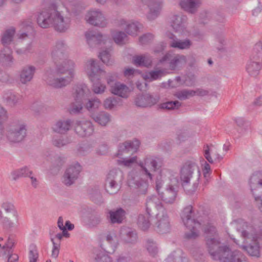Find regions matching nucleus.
Instances as JSON below:
<instances>
[{
    "instance_id": "nucleus-1",
    "label": "nucleus",
    "mask_w": 262,
    "mask_h": 262,
    "mask_svg": "<svg viewBox=\"0 0 262 262\" xmlns=\"http://www.w3.org/2000/svg\"><path fill=\"white\" fill-rule=\"evenodd\" d=\"M204 230L207 234L206 243L209 252L214 259L220 260L221 262H242V259H244L239 252H231L228 247L220 246L219 241L214 237L215 234L214 227L208 225Z\"/></svg>"
},
{
    "instance_id": "nucleus-2",
    "label": "nucleus",
    "mask_w": 262,
    "mask_h": 262,
    "mask_svg": "<svg viewBox=\"0 0 262 262\" xmlns=\"http://www.w3.org/2000/svg\"><path fill=\"white\" fill-rule=\"evenodd\" d=\"M156 183L157 191L161 199L166 203L174 202L177 196L175 186L179 183L177 174L168 169H162Z\"/></svg>"
},
{
    "instance_id": "nucleus-3",
    "label": "nucleus",
    "mask_w": 262,
    "mask_h": 262,
    "mask_svg": "<svg viewBox=\"0 0 262 262\" xmlns=\"http://www.w3.org/2000/svg\"><path fill=\"white\" fill-rule=\"evenodd\" d=\"M91 94L90 90L85 84L77 85L73 89V96L75 102L72 103L69 108L71 113L80 112L83 108L82 102H84L85 107L90 112L96 111L101 106L100 100L97 98L86 99Z\"/></svg>"
},
{
    "instance_id": "nucleus-4",
    "label": "nucleus",
    "mask_w": 262,
    "mask_h": 262,
    "mask_svg": "<svg viewBox=\"0 0 262 262\" xmlns=\"http://www.w3.org/2000/svg\"><path fill=\"white\" fill-rule=\"evenodd\" d=\"M74 64L71 60H66L57 64L55 74H48L45 80L48 84L56 88L67 85L74 76Z\"/></svg>"
},
{
    "instance_id": "nucleus-5",
    "label": "nucleus",
    "mask_w": 262,
    "mask_h": 262,
    "mask_svg": "<svg viewBox=\"0 0 262 262\" xmlns=\"http://www.w3.org/2000/svg\"><path fill=\"white\" fill-rule=\"evenodd\" d=\"M262 236V230L256 229L252 226H247V239H250V243L247 246V252L251 256L259 257L260 255L259 246L258 239Z\"/></svg>"
},
{
    "instance_id": "nucleus-6",
    "label": "nucleus",
    "mask_w": 262,
    "mask_h": 262,
    "mask_svg": "<svg viewBox=\"0 0 262 262\" xmlns=\"http://www.w3.org/2000/svg\"><path fill=\"white\" fill-rule=\"evenodd\" d=\"M192 208L191 206L186 207L183 210L181 217L189 231L185 235L188 238H195L198 235V229L201 227V224L192 219Z\"/></svg>"
},
{
    "instance_id": "nucleus-7",
    "label": "nucleus",
    "mask_w": 262,
    "mask_h": 262,
    "mask_svg": "<svg viewBox=\"0 0 262 262\" xmlns=\"http://www.w3.org/2000/svg\"><path fill=\"white\" fill-rule=\"evenodd\" d=\"M249 183L255 201L262 213V171L254 172L250 178Z\"/></svg>"
},
{
    "instance_id": "nucleus-8",
    "label": "nucleus",
    "mask_w": 262,
    "mask_h": 262,
    "mask_svg": "<svg viewBox=\"0 0 262 262\" xmlns=\"http://www.w3.org/2000/svg\"><path fill=\"white\" fill-rule=\"evenodd\" d=\"M15 30L11 28L6 30L2 36V41L5 48L0 52V61L6 66L10 65L13 60L12 52L7 45L11 42Z\"/></svg>"
},
{
    "instance_id": "nucleus-9",
    "label": "nucleus",
    "mask_w": 262,
    "mask_h": 262,
    "mask_svg": "<svg viewBox=\"0 0 262 262\" xmlns=\"http://www.w3.org/2000/svg\"><path fill=\"white\" fill-rule=\"evenodd\" d=\"M26 134V124L23 122H19L11 126L6 135L10 142H19L24 140Z\"/></svg>"
},
{
    "instance_id": "nucleus-10",
    "label": "nucleus",
    "mask_w": 262,
    "mask_h": 262,
    "mask_svg": "<svg viewBox=\"0 0 262 262\" xmlns=\"http://www.w3.org/2000/svg\"><path fill=\"white\" fill-rule=\"evenodd\" d=\"M81 170L80 165L76 163L70 165L63 176V183L66 185H71L78 176Z\"/></svg>"
},
{
    "instance_id": "nucleus-11",
    "label": "nucleus",
    "mask_w": 262,
    "mask_h": 262,
    "mask_svg": "<svg viewBox=\"0 0 262 262\" xmlns=\"http://www.w3.org/2000/svg\"><path fill=\"white\" fill-rule=\"evenodd\" d=\"M159 161V159L158 158L152 156H148L145 159L144 162L139 163L142 171L150 180L152 179L150 171L156 170L158 168Z\"/></svg>"
},
{
    "instance_id": "nucleus-12",
    "label": "nucleus",
    "mask_w": 262,
    "mask_h": 262,
    "mask_svg": "<svg viewBox=\"0 0 262 262\" xmlns=\"http://www.w3.org/2000/svg\"><path fill=\"white\" fill-rule=\"evenodd\" d=\"M157 222L156 224L155 230L160 234H164L169 232L170 226L168 217L164 210L157 214Z\"/></svg>"
},
{
    "instance_id": "nucleus-13",
    "label": "nucleus",
    "mask_w": 262,
    "mask_h": 262,
    "mask_svg": "<svg viewBox=\"0 0 262 262\" xmlns=\"http://www.w3.org/2000/svg\"><path fill=\"white\" fill-rule=\"evenodd\" d=\"M167 60L169 61V67L170 70H174L181 67L186 62V57L184 55H177L173 56L169 54H166L160 60L163 63Z\"/></svg>"
},
{
    "instance_id": "nucleus-14",
    "label": "nucleus",
    "mask_w": 262,
    "mask_h": 262,
    "mask_svg": "<svg viewBox=\"0 0 262 262\" xmlns=\"http://www.w3.org/2000/svg\"><path fill=\"white\" fill-rule=\"evenodd\" d=\"M86 72L92 81L95 79H100L105 75V72L100 69L93 59L86 63Z\"/></svg>"
},
{
    "instance_id": "nucleus-15",
    "label": "nucleus",
    "mask_w": 262,
    "mask_h": 262,
    "mask_svg": "<svg viewBox=\"0 0 262 262\" xmlns=\"http://www.w3.org/2000/svg\"><path fill=\"white\" fill-rule=\"evenodd\" d=\"M64 220L62 217L60 216L57 221V225L60 230L62 231V233H59L55 235V237L59 241L62 239L63 237L68 238L70 237V234L67 231V229L69 230H72L74 229V226L73 224L71 223L69 221H66L65 222V225H64Z\"/></svg>"
},
{
    "instance_id": "nucleus-16",
    "label": "nucleus",
    "mask_w": 262,
    "mask_h": 262,
    "mask_svg": "<svg viewBox=\"0 0 262 262\" xmlns=\"http://www.w3.org/2000/svg\"><path fill=\"white\" fill-rule=\"evenodd\" d=\"M113 80L109 78L107 80V83L111 86V92L116 95L122 97H127L129 95L130 90L125 85L119 82L115 83L114 85L112 84Z\"/></svg>"
},
{
    "instance_id": "nucleus-17",
    "label": "nucleus",
    "mask_w": 262,
    "mask_h": 262,
    "mask_svg": "<svg viewBox=\"0 0 262 262\" xmlns=\"http://www.w3.org/2000/svg\"><path fill=\"white\" fill-rule=\"evenodd\" d=\"M39 13L42 16H61L56 6L49 2L42 3Z\"/></svg>"
},
{
    "instance_id": "nucleus-18",
    "label": "nucleus",
    "mask_w": 262,
    "mask_h": 262,
    "mask_svg": "<svg viewBox=\"0 0 262 262\" xmlns=\"http://www.w3.org/2000/svg\"><path fill=\"white\" fill-rule=\"evenodd\" d=\"M140 145V142L138 140H134L132 142L126 141L119 147L118 156L122 155L124 153H134L137 151Z\"/></svg>"
},
{
    "instance_id": "nucleus-19",
    "label": "nucleus",
    "mask_w": 262,
    "mask_h": 262,
    "mask_svg": "<svg viewBox=\"0 0 262 262\" xmlns=\"http://www.w3.org/2000/svg\"><path fill=\"white\" fill-rule=\"evenodd\" d=\"M118 173L120 174L121 176H122V172L117 169L112 170L108 173L107 178L108 183L106 186V190L107 192L111 194L116 193L119 189L116 182L112 179V178H115V176Z\"/></svg>"
},
{
    "instance_id": "nucleus-20",
    "label": "nucleus",
    "mask_w": 262,
    "mask_h": 262,
    "mask_svg": "<svg viewBox=\"0 0 262 262\" xmlns=\"http://www.w3.org/2000/svg\"><path fill=\"white\" fill-rule=\"evenodd\" d=\"M157 102V100L149 94L138 96L135 100L136 105L141 107L151 106Z\"/></svg>"
},
{
    "instance_id": "nucleus-21",
    "label": "nucleus",
    "mask_w": 262,
    "mask_h": 262,
    "mask_svg": "<svg viewBox=\"0 0 262 262\" xmlns=\"http://www.w3.org/2000/svg\"><path fill=\"white\" fill-rule=\"evenodd\" d=\"M207 94L208 91L203 89H198L195 91L192 90H183L178 92L176 94V96L180 99H185L195 95L203 96L207 95Z\"/></svg>"
},
{
    "instance_id": "nucleus-22",
    "label": "nucleus",
    "mask_w": 262,
    "mask_h": 262,
    "mask_svg": "<svg viewBox=\"0 0 262 262\" xmlns=\"http://www.w3.org/2000/svg\"><path fill=\"white\" fill-rule=\"evenodd\" d=\"M204 156L207 161L212 163L214 160H221L220 157L217 153L216 148L213 145H207L204 147Z\"/></svg>"
},
{
    "instance_id": "nucleus-23",
    "label": "nucleus",
    "mask_w": 262,
    "mask_h": 262,
    "mask_svg": "<svg viewBox=\"0 0 262 262\" xmlns=\"http://www.w3.org/2000/svg\"><path fill=\"white\" fill-rule=\"evenodd\" d=\"M71 125V122L69 120H58L53 124L52 129L55 133L62 134L70 129Z\"/></svg>"
},
{
    "instance_id": "nucleus-24",
    "label": "nucleus",
    "mask_w": 262,
    "mask_h": 262,
    "mask_svg": "<svg viewBox=\"0 0 262 262\" xmlns=\"http://www.w3.org/2000/svg\"><path fill=\"white\" fill-rule=\"evenodd\" d=\"M76 132L81 136H86L91 135L93 132L92 123L90 122H85L82 124L76 123L75 127Z\"/></svg>"
},
{
    "instance_id": "nucleus-25",
    "label": "nucleus",
    "mask_w": 262,
    "mask_h": 262,
    "mask_svg": "<svg viewBox=\"0 0 262 262\" xmlns=\"http://www.w3.org/2000/svg\"><path fill=\"white\" fill-rule=\"evenodd\" d=\"M195 168L194 164H186L182 167L181 170L180 178L183 183L189 182L192 177L193 171Z\"/></svg>"
},
{
    "instance_id": "nucleus-26",
    "label": "nucleus",
    "mask_w": 262,
    "mask_h": 262,
    "mask_svg": "<svg viewBox=\"0 0 262 262\" xmlns=\"http://www.w3.org/2000/svg\"><path fill=\"white\" fill-rule=\"evenodd\" d=\"M53 25L55 29L60 32L64 31L70 24L69 17H54Z\"/></svg>"
},
{
    "instance_id": "nucleus-27",
    "label": "nucleus",
    "mask_w": 262,
    "mask_h": 262,
    "mask_svg": "<svg viewBox=\"0 0 262 262\" xmlns=\"http://www.w3.org/2000/svg\"><path fill=\"white\" fill-rule=\"evenodd\" d=\"M35 68L31 66L25 67L20 74V80L23 83L30 81L33 78Z\"/></svg>"
},
{
    "instance_id": "nucleus-28",
    "label": "nucleus",
    "mask_w": 262,
    "mask_h": 262,
    "mask_svg": "<svg viewBox=\"0 0 262 262\" xmlns=\"http://www.w3.org/2000/svg\"><path fill=\"white\" fill-rule=\"evenodd\" d=\"M262 61L251 60L250 63L247 67V72L251 76H257L261 69Z\"/></svg>"
},
{
    "instance_id": "nucleus-29",
    "label": "nucleus",
    "mask_w": 262,
    "mask_h": 262,
    "mask_svg": "<svg viewBox=\"0 0 262 262\" xmlns=\"http://www.w3.org/2000/svg\"><path fill=\"white\" fill-rule=\"evenodd\" d=\"M121 29H124L128 34L132 35H137L140 29L139 25L136 23H127L124 20H122L120 23Z\"/></svg>"
},
{
    "instance_id": "nucleus-30",
    "label": "nucleus",
    "mask_w": 262,
    "mask_h": 262,
    "mask_svg": "<svg viewBox=\"0 0 262 262\" xmlns=\"http://www.w3.org/2000/svg\"><path fill=\"white\" fill-rule=\"evenodd\" d=\"M88 43L92 46L93 45L101 44L103 41L104 37L99 34H96L93 32H86L85 34Z\"/></svg>"
},
{
    "instance_id": "nucleus-31",
    "label": "nucleus",
    "mask_w": 262,
    "mask_h": 262,
    "mask_svg": "<svg viewBox=\"0 0 262 262\" xmlns=\"http://www.w3.org/2000/svg\"><path fill=\"white\" fill-rule=\"evenodd\" d=\"M200 3V0H183L181 2L180 5L185 10L193 13Z\"/></svg>"
},
{
    "instance_id": "nucleus-32",
    "label": "nucleus",
    "mask_w": 262,
    "mask_h": 262,
    "mask_svg": "<svg viewBox=\"0 0 262 262\" xmlns=\"http://www.w3.org/2000/svg\"><path fill=\"white\" fill-rule=\"evenodd\" d=\"M143 2L146 3L148 1V7L151 13L158 14L161 9L162 2L161 0H141Z\"/></svg>"
},
{
    "instance_id": "nucleus-33",
    "label": "nucleus",
    "mask_w": 262,
    "mask_h": 262,
    "mask_svg": "<svg viewBox=\"0 0 262 262\" xmlns=\"http://www.w3.org/2000/svg\"><path fill=\"white\" fill-rule=\"evenodd\" d=\"M133 63L138 66L148 67L151 64V60L147 55H139L134 57Z\"/></svg>"
},
{
    "instance_id": "nucleus-34",
    "label": "nucleus",
    "mask_w": 262,
    "mask_h": 262,
    "mask_svg": "<svg viewBox=\"0 0 262 262\" xmlns=\"http://www.w3.org/2000/svg\"><path fill=\"white\" fill-rule=\"evenodd\" d=\"M110 215L112 223H120L124 219L125 212L122 209H119L116 211H110Z\"/></svg>"
},
{
    "instance_id": "nucleus-35",
    "label": "nucleus",
    "mask_w": 262,
    "mask_h": 262,
    "mask_svg": "<svg viewBox=\"0 0 262 262\" xmlns=\"http://www.w3.org/2000/svg\"><path fill=\"white\" fill-rule=\"evenodd\" d=\"M164 75V72L161 70H156L143 75V78L148 81L156 80Z\"/></svg>"
},
{
    "instance_id": "nucleus-36",
    "label": "nucleus",
    "mask_w": 262,
    "mask_h": 262,
    "mask_svg": "<svg viewBox=\"0 0 262 262\" xmlns=\"http://www.w3.org/2000/svg\"><path fill=\"white\" fill-rule=\"evenodd\" d=\"M149 214L146 213L145 214H141L138 217V224L140 228L143 230H147L150 225Z\"/></svg>"
},
{
    "instance_id": "nucleus-37",
    "label": "nucleus",
    "mask_w": 262,
    "mask_h": 262,
    "mask_svg": "<svg viewBox=\"0 0 262 262\" xmlns=\"http://www.w3.org/2000/svg\"><path fill=\"white\" fill-rule=\"evenodd\" d=\"M251 60L262 61V43L261 42H258L255 45Z\"/></svg>"
},
{
    "instance_id": "nucleus-38",
    "label": "nucleus",
    "mask_w": 262,
    "mask_h": 262,
    "mask_svg": "<svg viewBox=\"0 0 262 262\" xmlns=\"http://www.w3.org/2000/svg\"><path fill=\"white\" fill-rule=\"evenodd\" d=\"M86 21L92 25L101 27H105L106 24L104 17H88Z\"/></svg>"
},
{
    "instance_id": "nucleus-39",
    "label": "nucleus",
    "mask_w": 262,
    "mask_h": 262,
    "mask_svg": "<svg viewBox=\"0 0 262 262\" xmlns=\"http://www.w3.org/2000/svg\"><path fill=\"white\" fill-rule=\"evenodd\" d=\"M191 46V42L189 40L181 41L178 40H173L170 43V46L173 48H177L180 49H188Z\"/></svg>"
},
{
    "instance_id": "nucleus-40",
    "label": "nucleus",
    "mask_w": 262,
    "mask_h": 262,
    "mask_svg": "<svg viewBox=\"0 0 262 262\" xmlns=\"http://www.w3.org/2000/svg\"><path fill=\"white\" fill-rule=\"evenodd\" d=\"M94 120L101 125H105L110 121V118L108 115L105 113H102L98 116H92Z\"/></svg>"
},
{
    "instance_id": "nucleus-41",
    "label": "nucleus",
    "mask_w": 262,
    "mask_h": 262,
    "mask_svg": "<svg viewBox=\"0 0 262 262\" xmlns=\"http://www.w3.org/2000/svg\"><path fill=\"white\" fill-rule=\"evenodd\" d=\"M29 262H37L38 258V252L37 247L34 245L30 246L29 254Z\"/></svg>"
},
{
    "instance_id": "nucleus-42",
    "label": "nucleus",
    "mask_w": 262,
    "mask_h": 262,
    "mask_svg": "<svg viewBox=\"0 0 262 262\" xmlns=\"http://www.w3.org/2000/svg\"><path fill=\"white\" fill-rule=\"evenodd\" d=\"M96 262H112V258L104 251H99L95 257Z\"/></svg>"
},
{
    "instance_id": "nucleus-43",
    "label": "nucleus",
    "mask_w": 262,
    "mask_h": 262,
    "mask_svg": "<svg viewBox=\"0 0 262 262\" xmlns=\"http://www.w3.org/2000/svg\"><path fill=\"white\" fill-rule=\"evenodd\" d=\"M13 178L16 179L20 177H30L32 172L26 167H23L17 170L14 171L12 173Z\"/></svg>"
},
{
    "instance_id": "nucleus-44",
    "label": "nucleus",
    "mask_w": 262,
    "mask_h": 262,
    "mask_svg": "<svg viewBox=\"0 0 262 262\" xmlns=\"http://www.w3.org/2000/svg\"><path fill=\"white\" fill-rule=\"evenodd\" d=\"M54 17H37L38 25L43 28H47L53 25Z\"/></svg>"
},
{
    "instance_id": "nucleus-45",
    "label": "nucleus",
    "mask_w": 262,
    "mask_h": 262,
    "mask_svg": "<svg viewBox=\"0 0 262 262\" xmlns=\"http://www.w3.org/2000/svg\"><path fill=\"white\" fill-rule=\"evenodd\" d=\"M113 37L114 41L118 45H122L126 41L127 36L126 34L121 32L114 33Z\"/></svg>"
},
{
    "instance_id": "nucleus-46",
    "label": "nucleus",
    "mask_w": 262,
    "mask_h": 262,
    "mask_svg": "<svg viewBox=\"0 0 262 262\" xmlns=\"http://www.w3.org/2000/svg\"><path fill=\"white\" fill-rule=\"evenodd\" d=\"M137 161L136 157H133L129 159L121 158L117 160V163L119 165H122L124 166L129 167L136 163Z\"/></svg>"
},
{
    "instance_id": "nucleus-47",
    "label": "nucleus",
    "mask_w": 262,
    "mask_h": 262,
    "mask_svg": "<svg viewBox=\"0 0 262 262\" xmlns=\"http://www.w3.org/2000/svg\"><path fill=\"white\" fill-rule=\"evenodd\" d=\"M99 57L102 61L107 65L110 64L112 62L111 55L107 50H104L100 52Z\"/></svg>"
},
{
    "instance_id": "nucleus-48",
    "label": "nucleus",
    "mask_w": 262,
    "mask_h": 262,
    "mask_svg": "<svg viewBox=\"0 0 262 262\" xmlns=\"http://www.w3.org/2000/svg\"><path fill=\"white\" fill-rule=\"evenodd\" d=\"M180 106V103L178 101H170L164 102L160 104V108L170 110L171 109L178 108Z\"/></svg>"
},
{
    "instance_id": "nucleus-49",
    "label": "nucleus",
    "mask_w": 262,
    "mask_h": 262,
    "mask_svg": "<svg viewBox=\"0 0 262 262\" xmlns=\"http://www.w3.org/2000/svg\"><path fill=\"white\" fill-rule=\"evenodd\" d=\"M106 90V86L99 82L94 83L92 86L93 92L97 94H100L104 92Z\"/></svg>"
},
{
    "instance_id": "nucleus-50",
    "label": "nucleus",
    "mask_w": 262,
    "mask_h": 262,
    "mask_svg": "<svg viewBox=\"0 0 262 262\" xmlns=\"http://www.w3.org/2000/svg\"><path fill=\"white\" fill-rule=\"evenodd\" d=\"M6 118L7 117L6 111L4 109L3 107L0 106V139L3 138L5 133L2 124V121L5 120Z\"/></svg>"
},
{
    "instance_id": "nucleus-51",
    "label": "nucleus",
    "mask_w": 262,
    "mask_h": 262,
    "mask_svg": "<svg viewBox=\"0 0 262 262\" xmlns=\"http://www.w3.org/2000/svg\"><path fill=\"white\" fill-rule=\"evenodd\" d=\"M51 241L53 244V247L52 249L51 256L54 258H57L58 256L60 245V243H56L54 242L53 238H51Z\"/></svg>"
},
{
    "instance_id": "nucleus-52",
    "label": "nucleus",
    "mask_w": 262,
    "mask_h": 262,
    "mask_svg": "<svg viewBox=\"0 0 262 262\" xmlns=\"http://www.w3.org/2000/svg\"><path fill=\"white\" fill-rule=\"evenodd\" d=\"M52 143L55 146L60 147L66 145L68 143V141L67 139H64L63 137H60L59 138H53Z\"/></svg>"
},
{
    "instance_id": "nucleus-53",
    "label": "nucleus",
    "mask_w": 262,
    "mask_h": 262,
    "mask_svg": "<svg viewBox=\"0 0 262 262\" xmlns=\"http://www.w3.org/2000/svg\"><path fill=\"white\" fill-rule=\"evenodd\" d=\"M1 207L7 213H11L15 211V207L14 205L8 201L3 202L2 204Z\"/></svg>"
},
{
    "instance_id": "nucleus-54",
    "label": "nucleus",
    "mask_w": 262,
    "mask_h": 262,
    "mask_svg": "<svg viewBox=\"0 0 262 262\" xmlns=\"http://www.w3.org/2000/svg\"><path fill=\"white\" fill-rule=\"evenodd\" d=\"M116 104L117 101L115 99L108 98L104 100L103 105L105 108L112 109L116 105Z\"/></svg>"
},
{
    "instance_id": "nucleus-55",
    "label": "nucleus",
    "mask_w": 262,
    "mask_h": 262,
    "mask_svg": "<svg viewBox=\"0 0 262 262\" xmlns=\"http://www.w3.org/2000/svg\"><path fill=\"white\" fill-rule=\"evenodd\" d=\"M147 249L149 252L154 255L157 252V248L152 241H148L147 244Z\"/></svg>"
},
{
    "instance_id": "nucleus-56",
    "label": "nucleus",
    "mask_w": 262,
    "mask_h": 262,
    "mask_svg": "<svg viewBox=\"0 0 262 262\" xmlns=\"http://www.w3.org/2000/svg\"><path fill=\"white\" fill-rule=\"evenodd\" d=\"M5 98L10 104H15L17 102L18 100L16 96L12 93H10L9 96H6Z\"/></svg>"
},
{
    "instance_id": "nucleus-57",
    "label": "nucleus",
    "mask_w": 262,
    "mask_h": 262,
    "mask_svg": "<svg viewBox=\"0 0 262 262\" xmlns=\"http://www.w3.org/2000/svg\"><path fill=\"white\" fill-rule=\"evenodd\" d=\"M137 188L141 192L144 193L147 190L148 184L146 181H143L142 183L137 184Z\"/></svg>"
},
{
    "instance_id": "nucleus-58",
    "label": "nucleus",
    "mask_w": 262,
    "mask_h": 262,
    "mask_svg": "<svg viewBox=\"0 0 262 262\" xmlns=\"http://www.w3.org/2000/svg\"><path fill=\"white\" fill-rule=\"evenodd\" d=\"M203 171L204 176L205 177H207L209 175L211 171V168L209 164L206 162L205 163L204 168H203Z\"/></svg>"
},
{
    "instance_id": "nucleus-59",
    "label": "nucleus",
    "mask_w": 262,
    "mask_h": 262,
    "mask_svg": "<svg viewBox=\"0 0 262 262\" xmlns=\"http://www.w3.org/2000/svg\"><path fill=\"white\" fill-rule=\"evenodd\" d=\"M102 14L101 12L97 9H95L94 10H92L89 12V16H99L101 15Z\"/></svg>"
},
{
    "instance_id": "nucleus-60",
    "label": "nucleus",
    "mask_w": 262,
    "mask_h": 262,
    "mask_svg": "<svg viewBox=\"0 0 262 262\" xmlns=\"http://www.w3.org/2000/svg\"><path fill=\"white\" fill-rule=\"evenodd\" d=\"M152 38V36L151 34L145 35L140 38V41L142 43H145L148 42V40L151 39Z\"/></svg>"
},
{
    "instance_id": "nucleus-61",
    "label": "nucleus",
    "mask_w": 262,
    "mask_h": 262,
    "mask_svg": "<svg viewBox=\"0 0 262 262\" xmlns=\"http://www.w3.org/2000/svg\"><path fill=\"white\" fill-rule=\"evenodd\" d=\"M235 123L239 127H243L245 124V120L244 118L238 117L235 120Z\"/></svg>"
},
{
    "instance_id": "nucleus-62",
    "label": "nucleus",
    "mask_w": 262,
    "mask_h": 262,
    "mask_svg": "<svg viewBox=\"0 0 262 262\" xmlns=\"http://www.w3.org/2000/svg\"><path fill=\"white\" fill-rule=\"evenodd\" d=\"M18 260V256L16 254H11L8 259V262H17Z\"/></svg>"
},
{
    "instance_id": "nucleus-63",
    "label": "nucleus",
    "mask_w": 262,
    "mask_h": 262,
    "mask_svg": "<svg viewBox=\"0 0 262 262\" xmlns=\"http://www.w3.org/2000/svg\"><path fill=\"white\" fill-rule=\"evenodd\" d=\"M31 181V184L34 187H36L38 184V182L37 180V179L33 176L30 177Z\"/></svg>"
},
{
    "instance_id": "nucleus-64",
    "label": "nucleus",
    "mask_w": 262,
    "mask_h": 262,
    "mask_svg": "<svg viewBox=\"0 0 262 262\" xmlns=\"http://www.w3.org/2000/svg\"><path fill=\"white\" fill-rule=\"evenodd\" d=\"M135 71L133 69H127L124 71L125 76H129L134 74Z\"/></svg>"
}]
</instances>
